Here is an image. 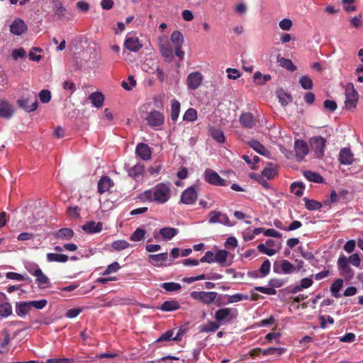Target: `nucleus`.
<instances>
[{
    "label": "nucleus",
    "mask_w": 363,
    "mask_h": 363,
    "mask_svg": "<svg viewBox=\"0 0 363 363\" xmlns=\"http://www.w3.org/2000/svg\"><path fill=\"white\" fill-rule=\"evenodd\" d=\"M170 196L171 189L169 186L164 183H160L152 189L144 191L140 196V199L144 201H147L162 204L167 202Z\"/></svg>",
    "instance_id": "f257e3e1"
},
{
    "label": "nucleus",
    "mask_w": 363,
    "mask_h": 363,
    "mask_svg": "<svg viewBox=\"0 0 363 363\" xmlns=\"http://www.w3.org/2000/svg\"><path fill=\"white\" fill-rule=\"evenodd\" d=\"M145 121L152 128L161 129L164 123V116L160 111L153 110L147 113Z\"/></svg>",
    "instance_id": "f03ea898"
},
{
    "label": "nucleus",
    "mask_w": 363,
    "mask_h": 363,
    "mask_svg": "<svg viewBox=\"0 0 363 363\" xmlns=\"http://www.w3.org/2000/svg\"><path fill=\"white\" fill-rule=\"evenodd\" d=\"M217 292L216 291H191L190 296L196 301H199L204 304L209 305L212 303L217 297Z\"/></svg>",
    "instance_id": "7ed1b4c3"
},
{
    "label": "nucleus",
    "mask_w": 363,
    "mask_h": 363,
    "mask_svg": "<svg viewBox=\"0 0 363 363\" xmlns=\"http://www.w3.org/2000/svg\"><path fill=\"white\" fill-rule=\"evenodd\" d=\"M208 223L215 224L220 223L226 226H233L235 223L230 222L228 216L218 211H212L208 214Z\"/></svg>",
    "instance_id": "20e7f679"
},
{
    "label": "nucleus",
    "mask_w": 363,
    "mask_h": 363,
    "mask_svg": "<svg viewBox=\"0 0 363 363\" xmlns=\"http://www.w3.org/2000/svg\"><path fill=\"white\" fill-rule=\"evenodd\" d=\"M296 267L289 260L276 261L273 264V270L277 274H289L296 272Z\"/></svg>",
    "instance_id": "39448f33"
},
{
    "label": "nucleus",
    "mask_w": 363,
    "mask_h": 363,
    "mask_svg": "<svg viewBox=\"0 0 363 363\" xmlns=\"http://www.w3.org/2000/svg\"><path fill=\"white\" fill-rule=\"evenodd\" d=\"M310 145L313 151L318 158L324 155L326 140L321 136H314L311 138Z\"/></svg>",
    "instance_id": "423d86ee"
},
{
    "label": "nucleus",
    "mask_w": 363,
    "mask_h": 363,
    "mask_svg": "<svg viewBox=\"0 0 363 363\" xmlns=\"http://www.w3.org/2000/svg\"><path fill=\"white\" fill-rule=\"evenodd\" d=\"M204 179L206 182L215 186H225L228 185L226 180L222 179L216 172L210 169H206Z\"/></svg>",
    "instance_id": "0eeeda50"
},
{
    "label": "nucleus",
    "mask_w": 363,
    "mask_h": 363,
    "mask_svg": "<svg viewBox=\"0 0 363 363\" xmlns=\"http://www.w3.org/2000/svg\"><path fill=\"white\" fill-rule=\"evenodd\" d=\"M346 99L345 101V108L347 110H353L356 108L358 101V93L354 89L353 85L351 87H347L345 89Z\"/></svg>",
    "instance_id": "6e6552de"
},
{
    "label": "nucleus",
    "mask_w": 363,
    "mask_h": 363,
    "mask_svg": "<svg viewBox=\"0 0 363 363\" xmlns=\"http://www.w3.org/2000/svg\"><path fill=\"white\" fill-rule=\"evenodd\" d=\"M48 4L52 5L54 14L55 16H57L58 19L65 16L67 9L63 6L60 1L56 0H38V5L41 7H43L44 4Z\"/></svg>",
    "instance_id": "1a4fd4ad"
},
{
    "label": "nucleus",
    "mask_w": 363,
    "mask_h": 363,
    "mask_svg": "<svg viewBox=\"0 0 363 363\" xmlns=\"http://www.w3.org/2000/svg\"><path fill=\"white\" fill-rule=\"evenodd\" d=\"M198 194L194 186L185 189L181 195V202L186 204H194L197 200Z\"/></svg>",
    "instance_id": "9d476101"
},
{
    "label": "nucleus",
    "mask_w": 363,
    "mask_h": 363,
    "mask_svg": "<svg viewBox=\"0 0 363 363\" xmlns=\"http://www.w3.org/2000/svg\"><path fill=\"white\" fill-rule=\"evenodd\" d=\"M30 273L35 277L36 282L38 284L40 289H44L51 285L50 279L43 272L42 269L38 266L33 271H30Z\"/></svg>",
    "instance_id": "9b49d317"
},
{
    "label": "nucleus",
    "mask_w": 363,
    "mask_h": 363,
    "mask_svg": "<svg viewBox=\"0 0 363 363\" xmlns=\"http://www.w3.org/2000/svg\"><path fill=\"white\" fill-rule=\"evenodd\" d=\"M337 268L341 271V274L352 278L354 276V272L350 267L347 258L341 255L337 259Z\"/></svg>",
    "instance_id": "f8f14e48"
},
{
    "label": "nucleus",
    "mask_w": 363,
    "mask_h": 363,
    "mask_svg": "<svg viewBox=\"0 0 363 363\" xmlns=\"http://www.w3.org/2000/svg\"><path fill=\"white\" fill-rule=\"evenodd\" d=\"M338 161L344 165H350L354 161V154L350 147H343L338 155Z\"/></svg>",
    "instance_id": "ddd939ff"
},
{
    "label": "nucleus",
    "mask_w": 363,
    "mask_h": 363,
    "mask_svg": "<svg viewBox=\"0 0 363 363\" xmlns=\"http://www.w3.org/2000/svg\"><path fill=\"white\" fill-rule=\"evenodd\" d=\"M202 81V74L199 72H194L188 75L186 79V84L190 89L194 90L201 85Z\"/></svg>",
    "instance_id": "4468645a"
},
{
    "label": "nucleus",
    "mask_w": 363,
    "mask_h": 363,
    "mask_svg": "<svg viewBox=\"0 0 363 363\" xmlns=\"http://www.w3.org/2000/svg\"><path fill=\"white\" fill-rule=\"evenodd\" d=\"M294 149L296 152V157L298 161H301L303 157L308 155L309 149L308 144L302 140L295 141Z\"/></svg>",
    "instance_id": "2eb2a0df"
},
{
    "label": "nucleus",
    "mask_w": 363,
    "mask_h": 363,
    "mask_svg": "<svg viewBox=\"0 0 363 363\" xmlns=\"http://www.w3.org/2000/svg\"><path fill=\"white\" fill-rule=\"evenodd\" d=\"M28 29L25 22L21 18L15 19L10 26V31L16 35L24 33Z\"/></svg>",
    "instance_id": "dca6fc26"
},
{
    "label": "nucleus",
    "mask_w": 363,
    "mask_h": 363,
    "mask_svg": "<svg viewBox=\"0 0 363 363\" xmlns=\"http://www.w3.org/2000/svg\"><path fill=\"white\" fill-rule=\"evenodd\" d=\"M124 46L131 52H138L143 47V45L138 37L128 35L124 42Z\"/></svg>",
    "instance_id": "f3484780"
},
{
    "label": "nucleus",
    "mask_w": 363,
    "mask_h": 363,
    "mask_svg": "<svg viewBox=\"0 0 363 363\" xmlns=\"http://www.w3.org/2000/svg\"><path fill=\"white\" fill-rule=\"evenodd\" d=\"M135 153L143 160H148L151 158L152 150L148 145L140 143L136 146Z\"/></svg>",
    "instance_id": "a211bd4d"
},
{
    "label": "nucleus",
    "mask_w": 363,
    "mask_h": 363,
    "mask_svg": "<svg viewBox=\"0 0 363 363\" xmlns=\"http://www.w3.org/2000/svg\"><path fill=\"white\" fill-rule=\"evenodd\" d=\"M239 121L242 127L251 129L255 125V120L252 113L245 112L240 116Z\"/></svg>",
    "instance_id": "6ab92c4d"
},
{
    "label": "nucleus",
    "mask_w": 363,
    "mask_h": 363,
    "mask_svg": "<svg viewBox=\"0 0 363 363\" xmlns=\"http://www.w3.org/2000/svg\"><path fill=\"white\" fill-rule=\"evenodd\" d=\"M113 186V182L108 176H103L98 182V191L99 194L108 191L111 186Z\"/></svg>",
    "instance_id": "aec40b11"
},
{
    "label": "nucleus",
    "mask_w": 363,
    "mask_h": 363,
    "mask_svg": "<svg viewBox=\"0 0 363 363\" xmlns=\"http://www.w3.org/2000/svg\"><path fill=\"white\" fill-rule=\"evenodd\" d=\"M82 228L87 233H96L102 230L103 224L101 222L95 223L94 221H89L82 225Z\"/></svg>",
    "instance_id": "412c9836"
},
{
    "label": "nucleus",
    "mask_w": 363,
    "mask_h": 363,
    "mask_svg": "<svg viewBox=\"0 0 363 363\" xmlns=\"http://www.w3.org/2000/svg\"><path fill=\"white\" fill-rule=\"evenodd\" d=\"M74 233L71 228H61L53 233L55 238L62 240H69L74 237Z\"/></svg>",
    "instance_id": "4be33fe9"
},
{
    "label": "nucleus",
    "mask_w": 363,
    "mask_h": 363,
    "mask_svg": "<svg viewBox=\"0 0 363 363\" xmlns=\"http://www.w3.org/2000/svg\"><path fill=\"white\" fill-rule=\"evenodd\" d=\"M34 97L35 101L33 103H31V104H29L30 101L28 98L18 100V104L20 107L23 108L27 112L34 111L35 110L37 109L38 104V100L35 94Z\"/></svg>",
    "instance_id": "5701e85b"
},
{
    "label": "nucleus",
    "mask_w": 363,
    "mask_h": 363,
    "mask_svg": "<svg viewBox=\"0 0 363 363\" xmlns=\"http://www.w3.org/2000/svg\"><path fill=\"white\" fill-rule=\"evenodd\" d=\"M168 258L167 252H162L157 255H150L148 256L149 262L154 266H161Z\"/></svg>",
    "instance_id": "b1692460"
},
{
    "label": "nucleus",
    "mask_w": 363,
    "mask_h": 363,
    "mask_svg": "<svg viewBox=\"0 0 363 363\" xmlns=\"http://www.w3.org/2000/svg\"><path fill=\"white\" fill-rule=\"evenodd\" d=\"M13 112L12 106L7 102L2 101L0 104V117L9 119L12 116Z\"/></svg>",
    "instance_id": "393cba45"
},
{
    "label": "nucleus",
    "mask_w": 363,
    "mask_h": 363,
    "mask_svg": "<svg viewBox=\"0 0 363 363\" xmlns=\"http://www.w3.org/2000/svg\"><path fill=\"white\" fill-rule=\"evenodd\" d=\"M30 309L31 308L29 305V301H21L16 303V313L20 317L27 315L30 312Z\"/></svg>",
    "instance_id": "a878e982"
},
{
    "label": "nucleus",
    "mask_w": 363,
    "mask_h": 363,
    "mask_svg": "<svg viewBox=\"0 0 363 363\" xmlns=\"http://www.w3.org/2000/svg\"><path fill=\"white\" fill-rule=\"evenodd\" d=\"M277 60L281 67L286 69L290 72H294L297 69L296 66L294 65L291 60L284 58L280 55H277Z\"/></svg>",
    "instance_id": "bb28decb"
},
{
    "label": "nucleus",
    "mask_w": 363,
    "mask_h": 363,
    "mask_svg": "<svg viewBox=\"0 0 363 363\" xmlns=\"http://www.w3.org/2000/svg\"><path fill=\"white\" fill-rule=\"evenodd\" d=\"M179 233V230L175 228L164 227L160 230V234L165 240H170Z\"/></svg>",
    "instance_id": "cd10ccee"
},
{
    "label": "nucleus",
    "mask_w": 363,
    "mask_h": 363,
    "mask_svg": "<svg viewBox=\"0 0 363 363\" xmlns=\"http://www.w3.org/2000/svg\"><path fill=\"white\" fill-rule=\"evenodd\" d=\"M248 145L250 147H252L254 150L262 155H267L269 153L267 149L261 144L259 141L256 140H251L248 142Z\"/></svg>",
    "instance_id": "c85d7f7f"
},
{
    "label": "nucleus",
    "mask_w": 363,
    "mask_h": 363,
    "mask_svg": "<svg viewBox=\"0 0 363 363\" xmlns=\"http://www.w3.org/2000/svg\"><path fill=\"white\" fill-rule=\"evenodd\" d=\"M47 260L49 262H66L69 259V257L64 254H57V253H48L46 255Z\"/></svg>",
    "instance_id": "c756f323"
},
{
    "label": "nucleus",
    "mask_w": 363,
    "mask_h": 363,
    "mask_svg": "<svg viewBox=\"0 0 363 363\" xmlns=\"http://www.w3.org/2000/svg\"><path fill=\"white\" fill-rule=\"evenodd\" d=\"M89 99L91 100L92 105L96 108L101 107L104 101V96L101 92L92 93Z\"/></svg>",
    "instance_id": "7c9ffc66"
},
{
    "label": "nucleus",
    "mask_w": 363,
    "mask_h": 363,
    "mask_svg": "<svg viewBox=\"0 0 363 363\" xmlns=\"http://www.w3.org/2000/svg\"><path fill=\"white\" fill-rule=\"evenodd\" d=\"M162 55L165 58L166 61L171 62L173 59L172 48L169 44H162L160 46Z\"/></svg>",
    "instance_id": "2f4dec72"
},
{
    "label": "nucleus",
    "mask_w": 363,
    "mask_h": 363,
    "mask_svg": "<svg viewBox=\"0 0 363 363\" xmlns=\"http://www.w3.org/2000/svg\"><path fill=\"white\" fill-rule=\"evenodd\" d=\"M180 308V305L178 301L174 300L164 301L160 309L163 311H173L178 310Z\"/></svg>",
    "instance_id": "473e14b6"
},
{
    "label": "nucleus",
    "mask_w": 363,
    "mask_h": 363,
    "mask_svg": "<svg viewBox=\"0 0 363 363\" xmlns=\"http://www.w3.org/2000/svg\"><path fill=\"white\" fill-rule=\"evenodd\" d=\"M343 286V280L342 279H337L330 286V291L332 295L338 298L340 297L339 291Z\"/></svg>",
    "instance_id": "72a5a7b5"
},
{
    "label": "nucleus",
    "mask_w": 363,
    "mask_h": 363,
    "mask_svg": "<svg viewBox=\"0 0 363 363\" xmlns=\"http://www.w3.org/2000/svg\"><path fill=\"white\" fill-rule=\"evenodd\" d=\"M180 103L177 99H172L171 101V118L173 121L178 119L180 112Z\"/></svg>",
    "instance_id": "f704fd0d"
},
{
    "label": "nucleus",
    "mask_w": 363,
    "mask_h": 363,
    "mask_svg": "<svg viewBox=\"0 0 363 363\" xmlns=\"http://www.w3.org/2000/svg\"><path fill=\"white\" fill-rule=\"evenodd\" d=\"M303 175L310 182H313L318 184L323 182V178L320 174L313 172L312 171H306L304 172Z\"/></svg>",
    "instance_id": "c9c22d12"
},
{
    "label": "nucleus",
    "mask_w": 363,
    "mask_h": 363,
    "mask_svg": "<svg viewBox=\"0 0 363 363\" xmlns=\"http://www.w3.org/2000/svg\"><path fill=\"white\" fill-rule=\"evenodd\" d=\"M144 166L141 164H137L128 170V175L134 179H137L143 174Z\"/></svg>",
    "instance_id": "e433bc0d"
},
{
    "label": "nucleus",
    "mask_w": 363,
    "mask_h": 363,
    "mask_svg": "<svg viewBox=\"0 0 363 363\" xmlns=\"http://www.w3.org/2000/svg\"><path fill=\"white\" fill-rule=\"evenodd\" d=\"M228 255V252L225 250H218L214 255L215 262L220 264L221 266H224L226 262V259Z\"/></svg>",
    "instance_id": "4c0bfd02"
},
{
    "label": "nucleus",
    "mask_w": 363,
    "mask_h": 363,
    "mask_svg": "<svg viewBox=\"0 0 363 363\" xmlns=\"http://www.w3.org/2000/svg\"><path fill=\"white\" fill-rule=\"evenodd\" d=\"M231 309L229 308H223L215 313V319L217 322H221L228 317L230 314Z\"/></svg>",
    "instance_id": "58836bf2"
},
{
    "label": "nucleus",
    "mask_w": 363,
    "mask_h": 363,
    "mask_svg": "<svg viewBox=\"0 0 363 363\" xmlns=\"http://www.w3.org/2000/svg\"><path fill=\"white\" fill-rule=\"evenodd\" d=\"M299 84L305 90H311L313 87V82L308 76H302L299 78Z\"/></svg>",
    "instance_id": "ea45409f"
},
{
    "label": "nucleus",
    "mask_w": 363,
    "mask_h": 363,
    "mask_svg": "<svg viewBox=\"0 0 363 363\" xmlns=\"http://www.w3.org/2000/svg\"><path fill=\"white\" fill-rule=\"evenodd\" d=\"M303 201H305L306 208L309 211L318 210L322 207V203L317 201L307 198H304Z\"/></svg>",
    "instance_id": "a19ab883"
},
{
    "label": "nucleus",
    "mask_w": 363,
    "mask_h": 363,
    "mask_svg": "<svg viewBox=\"0 0 363 363\" xmlns=\"http://www.w3.org/2000/svg\"><path fill=\"white\" fill-rule=\"evenodd\" d=\"M211 135L219 143H223L225 141V137L223 132L220 129L213 128L211 130Z\"/></svg>",
    "instance_id": "79ce46f5"
},
{
    "label": "nucleus",
    "mask_w": 363,
    "mask_h": 363,
    "mask_svg": "<svg viewBox=\"0 0 363 363\" xmlns=\"http://www.w3.org/2000/svg\"><path fill=\"white\" fill-rule=\"evenodd\" d=\"M171 41L175 46L182 45L184 43V37L182 33L179 30H174L171 35Z\"/></svg>",
    "instance_id": "37998d69"
},
{
    "label": "nucleus",
    "mask_w": 363,
    "mask_h": 363,
    "mask_svg": "<svg viewBox=\"0 0 363 363\" xmlns=\"http://www.w3.org/2000/svg\"><path fill=\"white\" fill-rule=\"evenodd\" d=\"M145 233V230L138 228L130 235V240L134 242L141 241L144 239Z\"/></svg>",
    "instance_id": "c03bdc74"
},
{
    "label": "nucleus",
    "mask_w": 363,
    "mask_h": 363,
    "mask_svg": "<svg viewBox=\"0 0 363 363\" xmlns=\"http://www.w3.org/2000/svg\"><path fill=\"white\" fill-rule=\"evenodd\" d=\"M290 189L291 191L296 196H301L303 193L304 185L301 182H294L291 184Z\"/></svg>",
    "instance_id": "a18cd8bd"
},
{
    "label": "nucleus",
    "mask_w": 363,
    "mask_h": 363,
    "mask_svg": "<svg viewBox=\"0 0 363 363\" xmlns=\"http://www.w3.org/2000/svg\"><path fill=\"white\" fill-rule=\"evenodd\" d=\"M197 119V111L193 108H188L183 116V120L194 122Z\"/></svg>",
    "instance_id": "49530a36"
},
{
    "label": "nucleus",
    "mask_w": 363,
    "mask_h": 363,
    "mask_svg": "<svg viewBox=\"0 0 363 363\" xmlns=\"http://www.w3.org/2000/svg\"><path fill=\"white\" fill-rule=\"evenodd\" d=\"M12 314V306L11 303L5 302L0 304V316L8 317Z\"/></svg>",
    "instance_id": "de8ad7c7"
},
{
    "label": "nucleus",
    "mask_w": 363,
    "mask_h": 363,
    "mask_svg": "<svg viewBox=\"0 0 363 363\" xmlns=\"http://www.w3.org/2000/svg\"><path fill=\"white\" fill-rule=\"evenodd\" d=\"M286 349L284 347H269L267 349L262 350V354L263 355H270V354H275L277 356H280L281 354L284 353L286 352Z\"/></svg>",
    "instance_id": "09e8293b"
},
{
    "label": "nucleus",
    "mask_w": 363,
    "mask_h": 363,
    "mask_svg": "<svg viewBox=\"0 0 363 363\" xmlns=\"http://www.w3.org/2000/svg\"><path fill=\"white\" fill-rule=\"evenodd\" d=\"M220 324L216 322L210 321L206 325H203L200 328L201 332L209 333V332H215L220 328Z\"/></svg>",
    "instance_id": "8fccbe9b"
},
{
    "label": "nucleus",
    "mask_w": 363,
    "mask_h": 363,
    "mask_svg": "<svg viewBox=\"0 0 363 363\" xmlns=\"http://www.w3.org/2000/svg\"><path fill=\"white\" fill-rule=\"evenodd\" d=\"M249 296L246 294H235L231 296H228L227 303H237L243 300H247Z\"/></svg>",
    "instance_id": "3c124183"
},
{
    "label": "nucleus",
    "mask_w": 363,
    "mask_h": 363,
    "mask_svg": "<svg viewBox=\"0 0 363 363\" xmlns=\"http://www.w3.org/2000/svg\"><path fill=\"white\" fill-rule=\"evenodd\" d=\"M271 263L270 261L267 259H265L261 267L259 269V272H260L261 278L266 277L270 272Z\"/></svg>",
    "instance_id": "603ef678"
},
{
    "label": "nucleus",
    "mask_w": 363,
    "mask_h": 363,
    "mask_svg": "<svg viewBox=\"0 0 363 363\" xmlns=\"http://www.w3.org/2000/svg\"><path fill=\"white\" fill-rule=\"evenodd\" d=\"M162 287L167 291H176L181 289L179 284L175 282H166L162 284Z\"/></svg>",
    "instance_id": "864d4df0"
},
{
    "label": "nucleus",
    "mask_w": 363,
    "mask_h": 363,
    "mask_svg": "<svg viewBox=\"0 0 363 363\" xmlns=\"http://www.w3.org/2000/svg\"><path fill=\"white\" fill-rule=\"evenodd\" d=\"M257 250L261 253L265 254V255H267L268 256H273L278 251V250H274L273 248L267 247H266V245L264 244H262V243L258 245Z\"/></svg>",
    "instance_id": "5fc2aeb1"
},
{
    "label": "nucleus",
    "mask_w": 363,
    "mask_h": 363,
    "mask_svg": "<svg viewBox=\"0 0 363 363\" xmlns=\"http://www.w3.org/2000/svg\"><path fill=\"white\" fill-rule=\"evenodd\" d=\"M129 245V243L124 240H116L112 243L113 248L117 251L125 250L128 247Z\"/></svg>",
    "instance_id": "6e6d98bb"
},
{
    "label": "nucleus",
    "mask_w": 363,
    "mask_h": 363,
    "mask_svg": "<svg viewBox=\"0 0 363 363\" xmlns=\"http://www.w3.org/2000/svg\"><path fill=\"white\" fill-rule=\"evenodd\" d=\"M136 85V81L134 79L133 76H129L128 77V82L123 81L121 83L122 87L127 90L130 91Z\"/></svg>",
    "instance_id": "4d7b16f0"
},
{
    "label": "nucleus",
    "mask_w": 363,
    "mask_h": 363,
    "mask_svg": "<svg viewBox=\"0 0 363 363\" xmlns=\"http://www.w3.org/2000/svg\"><path fill=\"white\" fill-rule=\"evenodd\" d=\"M120 268L121 266L119 263L117 262H114L107 267L106 270L104 272L103 275H108L111 273L116 272Z\"/></svg>",
    "instance_id": "13d9d810"
},
{
    "label": "nucleus",
    "mask_w": 363,
    "mask_h": 363,
    "mask_svg": "<svg viewBox=\"0 0 363 363\" xmlns=\"http://www.w3.org/2000/svg\"><path fill=\"white\" fill-rule=\"evenodd\" d=\"M47 304L48 301L45 299L29 301V305L30 306V308L34 307L37 309H43L46 306Z\"/></svg>",
    "instance_id": "bf43d9fd"
},
{
    "label": "nucleus",
    "mask_w": 363,
    "mask_h": 363,
    "mask_svg": "<svg viewBox=\"0 0 363 363\" xmlns=\"http://www.w3.org/2000/svg\"><path fill=\"white\" fill-rule=\"evenodd\" d=\"M255 290L268 295H275L277 294L275 289H273L272 286H255Z\"/></svg>",
    "instance_id": "052dcab7"
},
{
    "label": "nucleus",
    "mask_w": 363,
    "mask_h": 363,
    "mask_svg": "<svg viewBox=\"0 0 363 363\" xmlns=\"http://www.w3.org/2000/svg\"><path fill=\"white\" fill-rule=\"evenodd\" d=\"M39 97L42 103H48L51 99V93L48 89H43L39 93Z\"/></svg>",
    "instance_id": "680f3d73"
},
{
    "label": "nucleus",
    "mask_w": 363,
    "mask_h": 363,
    "mask_svg": "<svg viewBox=\"0 0 363 363\" xmlns=\"http://www.w3.org/2000/svg\"><path fill=\"white\" fill-rule=\"evenodd\" d=\"M354 0H342L344 9L347 12H352L355 11L356 7L354 5Z\"/></svg>",
    "instance_id": "e2e57ef3"
},
{
    "label": "nucleus",
    "mask_w": 363,
    "mask_h": 363,
    "mask_svg": "<svg viewBox=\"0 0 363 363\" xmlns=\"http://www.w3.org/2000/svg\"><path fill=\"white\" fill-rule=\"evenodd\" d=\"M320 320V326L321 328H326V323H328L330 324H333L334 319L333 317L330 315H320L319 317Z\"/></svg>",
    "instance_id": "0e129e2a"
},
{
    "label": "nucleus",
    "mask_w": 363,
    "mask_h": 363,
    "mask_svg": "<svg viewBox=\"0 0 363 363\" xmlns=\"http://www.w3.org/2000/svg\"><path fill=\"white\" fill-rule=\"evenodd\" d=\"M81 209L78 206L69 207L67 210V215L72 218H77L80 216Z\"/></svg>",
    "instance_id": "69168bd1"
},
{
    "label": "nucleus",
    "mask_w": 363,
    "mask_h": 363,
    "mask_svg": "<svg viewBox=\"0 0 363 363\" xmlns=\"http://www.w3.org/2000/svg\"><path fill=\"white\" fill-rule=\"evenodd\" d=\"M200 262L204 263H213L215 262L214 254L211 251H207L205 253V255L201 258Z\"/></svg>",
    "instance_id": "338daca9"
},
{
    "label": "nucleus",
    "mask_w": 363,
    "mask_h": 363,
    "mask_svg": "<svg viewBox=\"0 0 363 363\" xmlns=\"http://www.w3.org/2000/svg\"><path fill=\"white\" fill-rule=\"evenodd\" d=\"M323 106L325 109L328 110L330 112H333L337 109V104L333 100L327 99L324 101Z\"/></svg>",
    "instance_id": "774afa93"
}]
</instances>
